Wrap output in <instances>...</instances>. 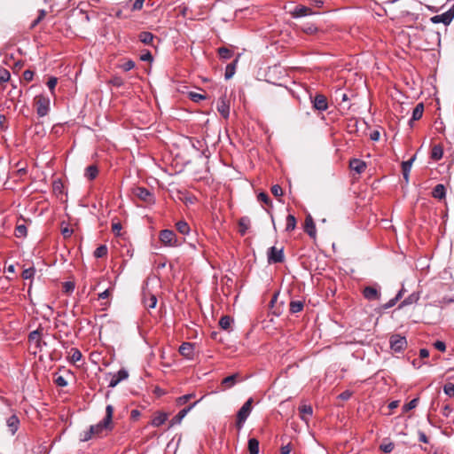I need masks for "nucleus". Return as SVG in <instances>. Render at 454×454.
I'll return each mask as SVG.
<instances>
[{
    "instance_id": "3",
    "label": "nucleus",
    "mask_w": 454,
    "mask_h": 454,
    "mask_svg": "<svg viewBox=\"0 0 454 454\" xmlns=\"http://www.w3.org/2000/svg\"><path fill=\"white\" fill-rule=\"evenodd\" d=\"M34 106L39 117L45 116L50 109V98L43 95H37L34 98Z\"/></svg>"
},
{
    "instance_id": "23",
    "label": "nucleus",
    "mask_w": 454,
    "mask_h": 454,
    "mask_svg": "<svg viewBox=\"0 0 454 454\" xmlns=\"http://www.w3.org/2000/svg\"><path fill=\"white\" fill-rule=\"evenodd\" d=\"M292 14L294 18L303 17V16L312 14V10L309 7L302 6V5L297 6Z\"/></svg>"
},
{
    "instance_id": "49",
    "label": "nucleus",
    "mask_w": 454,
    "mask_h": 454,
    "mask_svg": "<svg viewBox=\"0 0 454 454\" xmlns=\"http://www.w3.org/2000/svg\"><path fill=\"white\" fill-rule=\"evenodd\" d=\"M443 392L449 396H454V383H446L443 386Z\"/></svg>"
},
{
    "instance_id": "60",
    "label": "nucleus",
    "mask_w": 454,
    "mask_h": 454,
    "mask_svg": "<svg viewBox=\"0 0 454 454\" xmlns=\"http://www.w3.org/2000/svg\"><path fill=\"white\" fill-rule=\"evenodd\" d=\"M61 233L64 236V238H68L72 235L73 230L69 229L68 227H64L61 229Z\"/></svg>"
},
{
    "instance_id": "31",
    "label": "nucleus",
    "mask_w": 454,
    "mask_h": 454,
    "mask_svg": "<svg viewBox=\"0 0 454 454\" xmlns=\"http://www.w3.org/2000/svg\"><path fill=\"white\" fill-rule=\"evenodd\" d=\"M415 159V156L412 157L411 160H407V161H403L402 163V171H403V178L408 181V178H409V173L411 171V164L413 162Z\"/></svg>"
},
{
    "instance_id": "57",
    "label": "nucleus",
    "mask_w": 454,
    "mask_h": 454,
    "mask_svg": "<svg viewBox=\"0 0 454 454\" xmlns=\"http://www.w3.org/2000/svg\"><path fill=\"white\" fill-rule=\"evenodd\" d=\"M134 67L135 63L132 60H128L121 65V68L126 72L131 70L132 68H134Z\"/></svg>"
},
{
    "instance_id": "24",
    "label": "nucleus",
    "mask_w": 454,
    "mask_h": 454,
    "mask_svg": "<svg viewBox=\"0 0 454 454\" xmlns=\"http://www.w3.org/2000/svg\"><path fill=\"white\" fill-rule=\"evenodd\" d=\"M446 194V188L443 184H437L432 191L434 199H444Z\"/></svg>"
},
{
    "instance_id": "9",
    "label": "nucleus",
    "mask_w": 454,
    "mask_h": 454,
    "mask_svg": "<svg viewBox=\"0 0 454 454\" xmlns=\"http://www.w3.org/2000/svg\"><path fill=\"white\" fill-rule=\"evenodd\" d=\"M129 377V372L126 369L119 370L115 374H114L109 381V387H115L121 381L127 380Z\"/></svg>"
},
{
    "instance_id": "13",
    "label": "nucleus",
    "mask_w": 454,
    "mask_h": 454,
    "mask_svg": "<svg viewBox=\"0 0 454 454\" xmlns=\"http://www.w3.org/2000/svg\"><path fill=\"white\" fill-rule=\"evenodd\" d=\"M241 380V377L239 373H234L230 376H227L222 380V386L223 387V390L229 389L232 387L237 382Z\"/></svg>"
},
{
    "instance_id": "47",
    "label": "nucleus",
    "mask_w": 454,
    "mask_h": 454,
    "mask_svg": "<svg viewBox=\"0 0 454 454\" xmlns=\"http://www.w3.org/2000/svg\"><path fill=\"white\" fill-rule=\"evenodd\" d=\"M419 398H413L408 403L404 404L403 407V411H409L418 405Z\"/></svg>"
},
{
    "instance_id": "64",
    "label": "nucleus",
    "mask_w": 454,
    "mask_h": 454,
    "mask_svg": "<svg viewBox=\"0 0 454 454\" xmlns=\"http://www.w3.org/2000/svg\"><path fill=\"white\" fill-rule=\"evenodd\" d=\"M281 454H289L291 452V446L290 444H286L283 446L280 450Z\"/></svg>"
},
{
    "instance_id": "20",
    "label": "nucleus",
    "mask_w": 454,
    "mask_h": 454,
    "mask_svg": "<svg viewBox=\"0 0 454 454\" xmlns=\"http://www.w3.org/2000/svg\"><path fill=\"white\" fill-rule=\"evenodd\" d=\"M168 419V414L165 412H158L152 419V426L158 427L163 425Z\"/></svg>"
},
{
    "instance_id": "25",
    "label": "nucleus",
    "mask_w": 454,
    "mask_h": 454,
    "mask_svg": "<svg viewBox=\"0 0 454 454\" xmlns=\"http://www.w3.org/2000/svg\"><path fill=\"white\" fill-rule=\"evenodd\" d=\"M217 110L223 118H228L230 107L223 98H221V100L218 102Z\"/></svg>"
},
{
    "instance_id": "26",
    "label": "nucleus",
    "mask_w": 454,
    "mask_h": 454,
    "mask_svg": "<svg viewBox=\"0 0 454 454\" xmlns=\"http://www.w3.org/2000/svg\"><path fill=\"white\" fill-rule=\"evenodd\" d=\"M17 266L19 268L22 269V272H21L22 278L25 280L28 279V269H23L24 265H21L20 263H17ZM15 268H16V265L10 264L9 266L6 267L5 272H7V273H14L15 272Z\"/></svg>"
},
{
    "instance_id": "7",
    "label": "nucleus",
    "mask_w": 454,
    "mask_h": 454,
    "mask_svg": "<svg viewBox=\"0 0 454 454\" xmlns=\"http://www.w3.org/2000/svg\"><path fill=\"white\" fill-rule=\"evenodd\" d=\"M453 18H454V4L447 12H445L440 15L433 16L430 19V20L434 24L442 22L444 25H449L451 22V20H453Z\"/></svg>"
},
{
    "instance_id": "34",
    "label": "nucleus",
    "mask_w": 454,
    "mask_h": 454,
    "mask_svg": "<svg viewBox=\"0 0 454 454\" xmlns=\"http://www.w3.org/2000/svg\"><path fill=\"white\" fill-rule=\"evenodd\" d=\"M139 40L145 44H152L154 35L150 32H141L138 35Z\"/></svg>"
},
{
    "instance_id": "1",
    "label": "nucleus",
    "mask_w": 454,
    "mask_h": 454,
    "mask_svg": "<svg viewBox=\"0 0 454 454\" xmlns=\"http://www.w3.org/2000/svg\"><path fill=\"white\" fill-rule=\"evenodd\" d=\"M253 398H248L237 413L236 426L241 429L252 411Z\"/></svg>"
},
{
    "instance_id": "16",
    "label": "nucleus",
    "mask_w": 454,
    "mask_h": 454,
    "mask_svg": "<svg viewBox=\"0 0 454 454\" xmlns=\"http://www.w3.org/2000/svg\"><path fill=\"white\" fill-rule=\"evenodd\" d=\"M349 168L357 174H361L365 170L366 164L359 159H352L349 161Z\"/></svg>"
},
{
    "instance_id": "30",
    "label": "nucleus",
    "mask_w": 454,
    "mask_h": 454,
    "mask_svg": "<svg viewBox=\"0 0 454 454\" xmlns=\"http://www.w3.org/2000/svg\"><path fill=\"white\" fill-rule=\"evenodd\" d=\"M304 308V302L301 301H292L289 305V310L292 314L301 312Z\"/></svg>"
},
{
    "instance_id": "56",
    "label": "nucleus",
    "mask_w": 454,
    "mask_h": 454,
    "mask_svg": "<svg viewBox=\"0 0 454 454\" xmlns=\"http://www.w3.org/2000/svg\"><path fill=\"white\" fill-rule=\"evenodd\" d=\"M55 383L59 387H66L67 385V380L61 375L55 379Z\"/></svg>"
},
{
    "instance_id": "51",
    "label": "nucleus",
    "mask_w": 454,
    "mask_h": 454,
    "mask_svg": "<svg viewBox=\"0 0 454 454\" xmlns=\"http://www.w3.org/2000/svg\"><path fill=\"white\" fill-rule=\"evenodd\" d=\"M189 98L193 102H199V101L206 98V97L204 95L197 93V92H190L189 93Z\"/></svg>"
},
{
    "instance_id": "10",
    "label": "nucleus",
    "mask_w": 454,
    "mask_h": 454,
    "mask_svg": "<svg viewBox=\"0 0 454 454\" xmlns=\"http://www.w3.org/2000/svg\"><path fill=\"white\" fill-rule=\"evenodd\" d=\"M313 107L318 111H325L328 108L327 98L323 94H317L311 100Z\"/></svg>"
},
{
    "instance_id": "28",
    "label": "nucleus",
    "mask_w": 454,
    "mask_h": 454,
    "mask_svg": "<svg viewBox=\"0 0 454 454\" xmlns=\"http://www.w3.org/2000/svg\"><path fill=\"white\" fill-rule=\"evenodd\" d=\"M247 448L249 454H259V441L255 438H249Z\"/></svg>"
},
{
    "instance_id": "35",
    "label": "nucleus",
    "mask_w": 454,
    "mask_h": 454,
    "mask_svg": "<svg viewBox=\"0 0 454 454\" xmlns=\"http://www.w3.org/2000/svg\"><path fill=\"white\" fill-rule=\"evenodd\" d=\"M423 112H424L423 104L422 103L418 104L415 106V108L413 109L412 117H411V121L419 120L423 115Z\"/></svg>"
},
{
    "instance_id": "37",
    "label": "nucleus",
    "mask_w": 454,
    "mask_h": 454,
    "mask_svg": "<svg viewBox=\"0 0 454 454\" xmlns=\"http://www.w3.org/2000/svg\"><path fill=\"white\" fill-rule=\"evenodd\" d=\"M176 230L184 235H186L190 232V227L185 221H178L176 223Z\"/></svg>"
},
{
    "instance_id": "44",
    "label": "nucleus",
    "mask_w": 454,
    "mask_h": 454,
    "mask_svg": "<svg viewBox=\"0 0 454 454\" xmlns=\"http://www.w3.org/2000/svg\"><path fill=\"white\" fill-rule=\"evenodd\" d=\"M75 288V285L74 282L67 281L63 284V292L65 294H70L74 292Z\"/></svg>"
},
{
    "instance_id": "54",
    "label": "nucleus",
    "mask_w": 454,
    "mask_h": 454,
    "mask_svg": "<svg viewBox=\"0 0 454 454\" xmlns=\"http://www.w3.org/2000/svg\"><path fill=\"white\" fill-rule=\"evenodd\" d=\"M58 79L56 77H51L47 82V86L50 89L51 94L54 93L55 87L57 85Z\"/></svg>"
},
{
    "instance_id": "50",
    "label": "nucleus",
    "mask_w": 454,
    "mask_h": 454,
    "mask_svg": "<svg viewBox=\"0 0 454 454\" xmlns=\"http://www.w3.org/2000/svg\"><path fill=\"white\" fill-rule=\"evenodd\" d=\"M71 352H72V354H71V360L74 363H76V362H78V361H80L82 359V355L81 351L78 348H72Z\"/></svg>"
},
{
    "instance_id": "38",
    "label": "nucleus",
    "mask_w": 454,
    "mask_h": 454,
    "mask_svg": "<svg viewBox=\"0 0 454 454\" xmlns=\"http://www.w3.org/2000/svg\"><path fill=\"white\" fill-rule=\"evenodd\" d=\"M295 227H296V218L294 217V215L289 214L286 216V231H291L294 230Z\"/></svg>"
},
{
    "instance_id": "5",
    "label": "nucleus",
    "mask_w": 454,
    "mask_h": 454,
    "mask_svg": "<svg viewBox=\"0 0 454 454\" xmlns=\"http://www.w3.org/2000/svg\"><path fill=\"white\" fill-rule=\"evenodd\" d=\"M390 348L395 353H401L407 348V340L400 334H393L389 339Z\"/></svg>"
},
{
    "instance_id": "36",
    "label": "nucleus",
    "mask_w": 454,
    "mask_h": 454,
    "mask_svg": "<svg viewBox=\"0 0 454 454\" xmlns=\"http://www.w3.org/2000/svg\"><path fill=\"white\" fill-rule=\"evenodd\" d=\"M237 62H238V59H236L233 62L227 65L226 69H225V74H224L225 79H227V80L231 79L234 75L235 71H236Z\"/></svg>"
},
{
    "instance_id": "45",
    "label": "nucleus",
    "mask_w": 454,
    "mask_h": 454,
    "mask_svg": "<svg viewBox=\"0 0 454 454\" xmlns=\"http://www.w3.org/2000/svg\"><path fill=\"white\" fill-rule=\"evenodd\" d=\"M218 53L221 58L228 59L232 56V51L225 47H221L218 49Z\"/></svg>"
},
{
    "instance_id": "4",
    "label": "nucleus",
    "mask_w": 454,
    "mask_h": 454,
    "mask_svg": "<svg viewBox=\"0 0 454 454\" xmlns=\"http://www.w3.org/2000/svg\"><path fill=\"white\" fill-rule=\"evenodd\" d=\"M159 238L160 242L168 247H178L181 245V242L172 230L166 229L161 231Z\"/></svg>"
},
{
    "instance_id": "33",
    "label": "nucleus",
    "mask_w": 454,
    "mask_h": 454,
    "mask_svg": "<svg viewBox=\"0 0 454 454\" xmlns=\"http://www.w3.org/2000/svg\"><path fill=\"white\" fill-rule=\"evenodd\" d=\"M98 174V169L97 166H95V165H90L85 169V176L89 180H93L94 178H96Z\"/></svg>"
},
{
    "instance_id": "17",
    "label": "nucleus",
    "mask_w": 454,
    "mask_h": 454,
    "mask_svg": "<svg viewBox=\"0 0 454 454\" xmlns=\"http://www.w3.org/2000/svg\"><path fill=\"white\" fill-rule=\"evenodd\" d=\"M91 428H93V432L95 433V435L99 436L104 430L111 429V424L106 423L105 419H102L96 425L90 426Z\"/></svg>"
},
{
    "instance_id": "42",
    "label": "nucleus",
    "mask_w": 454,
    "mask_h": 454,
    "mask_svg": "<svg viewBox=\"0 0 454 454\" xmlns=\"http://www.w3.org/2000/svg\"><path fill=\"white\" fill-rule=\"evenodd\" d=\"M193 397H195V394L194 393H190V394L184 395L182 396H179L176 399V403L178 405H183V404L186 403L189 400H191Z\"/></svg>"
},
{
    "instance_id": "41",
    "label": "nucleus",
    "mask_w": 454,
    "mask_h": 454,
    "mask_svg": "<svg viewBox=\"0 0 454 454\" xmlns=\"http://www.w3.org/2000/svg\"><path fill=\"white\" fill-rule=\"evenodd\" d=\"M27 233V228L26 224H20L15 229V236L17 238H25Z\"/></svg>"
},
{
    "instance_id": "12",
    "label": "nucleus",
    "mask_w": 454,
    "mask_h": 454,
    "mask_svg": "<svg viewBox=\"0 0 454 454\" xmlns=\"http://www.w3.org/2000/svg\"><path fill=\"white\" fill-rule=\"evenodd\" d=\"M198 402H194L190 404L186 408L182 409L172 419L170 422V426H174L176 424H180L183 419L187 415L189 411H191L196 405Z\"/></svg>"
},
{
    "instance_id": "8",
    "label": "nucleus",
    "mask_w": 454,
    "mask_h": 454,
    "mask_svg": "<svg viewBox=\"0 0 454 454\" xmlns=\"http://www.w3.org/2000/svg\"><path fill=\"white\" fill-rule=\"evenodd\" d=\"M194 346L195 344L192 342H183L178 351L184 358L192 360L194 357Z\"/></svg>"
},
{
    "instance_id": "52",
    "label": "nucleus",
    "mask_w": 454,
    "mask_h": 454,
    "mask_svg": "<svg viewBox=\"0 0 454 454\" xmlns=\"http://www.w3.org/2000/svg\"><path fill=\"white\" fill-rule=\"evenodd\" d=\"M380 450L385 452V453H390L394 448H395V445L393 442H387V443H384V444H381L380 446Z\"/></svg>"
},
{
    "instance_id": "53",
    "label": "nucleus",
    "mask_w": 454,
    "mask_h": 454,
    "mask_svg": "<svg viewBox=\"0 0 454 454\" xmlns=\"http://www.w3.org/2000/svg\"><path fill=\"white\" fill-rule=\"evenodd\" d=\"M271 193L275 196V197H280V196H283V189L280 185L278 184H275L271 187Z\"/></svg>"
},
{
    "instance_id": "46",
    "label": "nucleus",
    "mask_w": 454,
    "mask_h": 454,
    "mask_svg": "<svg viewBox=\"0 0 454 454\" xmlns=\"http://www.w3.org/2000/svg\"><path fill=\"white\" fill-rule=\"evenodd\" d=\"M95 435V433L93 432V428L90 427V428L87 431H84L81 435V441L82 442H87L91 439V437Z\"/></svg>"
},
{
    "instance_id": "48",
    "label": "nucleus",
    "mask_w": 454,
    "mask_h": 454,
    "mask_svg": "<svg viewBox=\"0 0 454 454\" xmlns=\"http://www.w3.org/2000/svg\"><path fill=\"white\" fill-rule=\"evenodd\" d=\"M10 77V72L6 68H0V82H8Z\"/></svg>"
},
{
    "instance_id": "63",
    "label": "nucleus",
    "mask_w": 454,
    "mask_h": 454,
    "mask_svg": "<svg viewBox=\"0 0 454 454\" xmlns=\"http://www.w3.org/2000/svg\"><path fill=\"white\" fill-rule=\"evenodd\" d=\"M44 16H45V12L44 11H41L40 12V15L37 17L36 20H35L33 21V23H32V25L30 27H32L36 26Z\"/></svg>"
},
{
    "instance_id": "43",
    "label": "nucleus",
    "mask_w": 454,
    "mask_h": 454,
    "mask_svg": "<svg viewBox=\"0 0 454 454\" xmlns=\"http://www.w3.org/2000/svg\"><path fill=\"white\" fill-rule=\"evenodd\" d=\"M114 413V407L111 404H108L106 408V417L103 419L106 420V423H112Z\"/></svg>"
},
{
    "instance_id": "22",
    "label": "nucleus",
    "mask_w": 454,
    "mask_h": 454,
    "mask_svg": "<svg viewBox=\"0 0 454 454\" xmlns=\"http://www.w3.org/2000/svg\"><path fill=\"white\" fill-rule=\"evenodd\" d=\"M132 195L136 199L142 200V199H146V197H148L150 195V192L145 188H143V187H134V188H132Z\"/></svg>"
},
{
    "instance_id": "11",
    "label": "nucleus",
    "mask_w": 454,
    "mask_h": 454,
    "mask_svg": "<svg viewBox=\"0 0 454 454\" xmlns=\"http://www.w3.org/2000/svg\"><path fill=\"white\" fill-rule=\"evenodd\" d=\"M364 297L368 301H379L380 299V292L374 286H365L363 290Z\"/></svg>"
},
{
    "instance_id": "55",
    "label": "nucleus",
    "mask_w": 454,
    "mask_h": 454,
    "mask_svg": "<svg viewBox=\"0 0 454 454\" xmlns=\"http://www.w3.org/2000/svg\"><path fill=\"white\" fill-rule=\"evenodd\" d=\"M398 300L395 297L390 299L387 303L382 305L383 309H388L397 303Z\"/></svg>"
},
{
    "instance_id": "2",
    "label": "nucleus",
    "mask_w": 454,
    "mask_h": 454,
    "mask_svg": "<svg viewBox=\"0 0 454 454\" xmlns=\"http://www.w3.org/2000/svg\"><path fill=\"white\" fill-rule=\"evenodd\" d=\"M46 343L41 338V332L38 329L30 332V355L35 356L42 351Z\"/></svg>"
},
{
    "instance_id": "62",
    "label": "nucleus",
    "mask_w": 454,
    "mask_h": 454,
    "mask_svg": "<svg viewBox=\"0 0 454 454\" xmlns=\"http://www.w3.org/2000/svg\"><path fill=\"white\" fill-rule=\"evenodd\" d=\"M351 396V392L348 390H346L339 395V398L341 400H348Z\"/></svg>"
},
{
    "instance_id": "15",
    "label": "nucleus",
    "mask_w": 454,
    "mask_h": 454,
    "mask_svg": "<svg viewBox=\"0 0 454 454\" xmlns=\"http://www.w3.org/2000/svg\"><path fill=\"white\" fill-rule=\"evenodd\" d=\"M305 232L310 237L315 238L316 237V225L314 223L313 218L311 215H307L305 219V227H304Z\"/></svg>"
},
{
    "instance_id": "29",
    "label": "nucleus",
    "mask_w": 454,
    "mask_h": 454,
    "mask_svg": "<svg viewBox=\"0 0 454 454\" xmlns=\"http://www.w3.org/2000/svg\"><path fill=\"white\" fill-rule=\"evenodd\" d=\"M299 411L301 413V419L304 421H307L306 416L310 417L313 414L312 407L310 405L306 404L300 406Z\"/></svg>"
},
{
    "instance_id": "59",
    "label": "nucleus",
    "mask_w": 454,
    "mask_h": 454,
    "mask_svg": "<svg viewBox=\"0 0 454 454\" xmlns=\"http://www.w3.org/2000/svg\"><path fill=\"white\" fill-rule=\"evenodd\" d=\"M145 0H136L132 6V11H139L142 9Z\"/></svg>"
},
{
    "instance_id": "32",
    "label": "nucleus",
    "mask_w": 454,
    "mask_h": 454,
    "mask_svg": "<svg viewBox=\"0 0 454 454\" xmlns=\"http://www.w3.org/2000/svg\"><path fill=\"white\" fill-rule=\"evenodd\" d=\"M442 147L440 145H434L431 151V158L434 160H439L442 158Z\"/></svg>"
},
{
    "instance_id": "18",
    "label": "nucleus",
    "mask_w": 454,
    "mask_h": 454,
    "mask_svg": "<svg viewBox=\"0 0 454 454\" xmlns=\"http://www.w3.org/2000/svg\"><path fill=\"white\" fill-rule=\"evenodd\" d=\"M52 192L56 197L67 195L65 192V185L60 180H55L52 183Z\"/></svg>"
},
{
    "instance_id": "39",
    "label": "nucleus",
    "mask_w": 454,
    "mask_h": 454,
    "mask_svg": "<svg viewBox=\"0 0 454 454\" xmlns=\"http://www.w3.org/2000/svg\"><path fill=\"white\" fill-rule=\"evenodd\" d=\"M107 247L106 245H100L96 248L93 254L96 258H102L107 254Z\"/></svg>"
},
{
    "instance_id": "40",
    "label": "nucleus",
    "mask_w": 454,
    "mask_h": 454,
    "mask_svg": "<svg viewBox=\"0 0 454 454\" xmlns=\"http://www.w3.org/2000/svg\"><path fill=\"white\" fill-rule=\"evenodd\" d=\"M231 323L232 319L229 316H223L219 320V325L223 330L229 329Z\"/></svg>"
},
{
    "instance_id": "19",
    "label": "nucleus",
    "mask_w": 454,
    "mask_h": 454,
    "mask_svg": "<svg viewBox=\"0 0 454 454\" xmlns=\"http://www.w3.org/2000/svg\"><path fill=\"white\" fill-rule=\"evenodd\" d=\"M250 218L248 216H243L239 220V227L240 235L244 236L250 227Z\"/></svg>"
},
{
    "instance_id": "27",
    "label": "nucleus",
    "mask_w": 454,
    "mask_h": 454,
    "mask_svg": "<svg viewBox=\"0 0 454 454\" xmlns=\"http://www.w3.org/2000/svg\"><path fill=\"white\" fill-rule=\"evenodd\" d=\"M143 303L147 309H154L157 305L156 295L150 294L149 296H145L143 299Z\"/></svg>"
},
{
    "instance_id": "61",
    "label": "nucleus",
    "mask_w": 454,
    "mask_h": 454,
    "mask_svg": "<svg viewBox=\"0 0 454 454\" xmlns=\"http://www.w3.org/2000/svg\"><path fill=\"white\" fill-rule=\"evenodd\" d=\"M419 441L424 443L428 442V438L427 434L422 431H419Z\"/></svg>"
},
{
    "instance_id": "6",
    "label": "nucleus",
    "mask_w": 454,
    "mask_h": 454,
    "mask_svg": "<svg viewBox=\"0 0 454 454\" xmlns=\"http://www.w3.org/2000/svg\"><path fill=\"white\" fill-rule=\"evenodd\" d=\"M268 262L271 263H279L284 262V250L283 248L278 249L276 247H270L267 252Z\"/></svg>"
},
{
    "instance_id": "21",
    "label": "nucleus",
    "mask_w": 454,
    "mask_h": 454,
    "mask_svg": "<svg viewBox=\"0 0 454 454\" xmlns=\"http://www.w3.org/2000/svg\"><path fill=\"white\" fill-rule=\"evenodd\" d=\"M20 420L16 415H12L7 419V426L12 433V434H14L18 428H19Z\"/></svg>"
},
{
    "instance_id": "14",
    "label": "nucleus",
    "mask_w": 454,
    "mask_h": 454,
    "mask_svg": "<svg viewBox=\"0 0 454 454\" xmlns=\"http://www.w3.org/2000/svg\"><path fill=\"white\" fill-rule=\"evenodd\" d=\"M420 298V293L419 292H413L410 295H408L399 305L398 309H402L405 306H409L411 304H415L419 301Z\"/></svg>"
},
{
    "instance_id": "58",
    "label": "nucleus",
    "mask_w": 454,
    "mask_h": 454,
    "mask_svg": "<svg viewBox=\"0 0 454 454\" xmlns=\"http://www.w3.org/2000/svg\"><path fill=\"white\" fill-rule=\"evenodd\" d=\"M434 346L439 351L444 352L446 350V344L442 340H436L434 343Z\"/></svg>"
}]
</instances>
